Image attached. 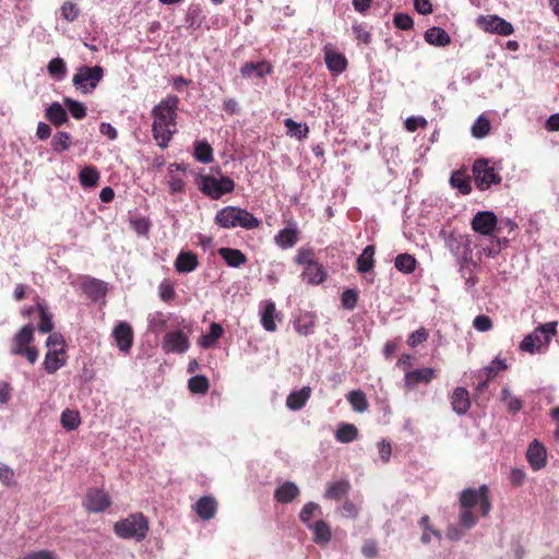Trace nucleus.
Listing matches in <instances>:
<instances>
[{"label":"nucleus","instance_id":"f257e3e1","mask_svg":"<svg viewBox=\"0 0 559 559\" xmlns=\"http://www.w3.org/2000/svg\"><path fill=\"white\" fill-rule=\"evenodd\" d=\"M178 105V96L168 95L151 110L153 119L152 134L160 148L168 147L169 142L177 132Z\"/></svg>","mask_w":559,"mask_h":559},{"label":"nucleus","instance_id":"f03ea898","mask_svg":"<svg viewBox=\"0 0 559 559\" xmlns=\"http://www.w3.org/2000/svg\"><path fill=\"white\" fill-rule=\"evenodd\" d=\"M215 224L222 228L230 229L241 227L247 230L259 228L261 221L246 209L225 206L215 215Z\"/></svg>","mask_w":559,"mask_h":559},{"label":"nucleus","instance_id":"7ed1b4c3","mask_svg":"<svg viewBox=\"0 0 559 559\" xmlns=\"http://www.w3.org/2000/svg\"><path fill=\"white\" fill-rule=\"evenodd\" d=\"M34 326L26 324L22 326L12 337L10 354L24 357L31 365H34L39 356L38 349L34 346Z\"/></svg>","mask_w":559,"mask_h":559},{"label":"nucleus","instance_id":"20e7f679","mask_svg":"<svg viewBox=\"0 0 559 559\" xmlns=\"http://www.w3.org/2000/svg\"><path fill=\"white\" fill-rule=\"evenodd\" d=\"M114 532L123 539L143 540L148 532V522L143 513L138 512L128 515L115 523Z\"/></svg>","mask_w":559,"mask_h":559},{"label":"nucleus","instance_id":"39448f33","mask_svg":"<svg viewBox=\"0 0 559 559\" xmlns=\"http://www.w3.org/2000/svg\"><path fill=\"white\" fill-rule=\"evenodd\" d=\"M46 346L48 350L43 365L45 371L52 374L67 362L64 350L66 343L60 333H51L46 341Z\"/></svg>","mask_w":559,"mask_h":559},{"label":"nucleus","instance_id":"423d86ee","mask_svg":"<svg viewBox=\"0 0 559 559\" xmlns=\"http://www.w3.org/2000/svg\"><path fill=\"white\" fill-rule=\"evenodd\" d=\"M557 334V322H548L538 325L532 333L527 334L520 344V348L531 354L539 352L547 346L552 336Z\"/></svg>","mask_w":559,"mask_h":559},{"label":"nucleus","instance_id":"0eeeda50","mask_svg":"<svg viewBox=\"0 0 559 559\" xmlns=\"http://www.w3.org/2000/svg\"><path fill=\"white\" fill-rule=\"evenodd\" d=\"M104 78V69L100 66H82L73 75L72 82L82 93H92Z\"/></svg>","mask_w":559,"mask_h":559},{"label":"nucleus","instance_id":"6e6552de","mask_svg":"<svg viewBox=\"0 0 559 559\" xmlns=\"http://www.w3.org/2000/svg\"><path fill=\"white\" fill-rule=\"evenodd\" d=\"M199 188L204 194L217 200L224 194L234 191L235 182L229 177L217 179L213 176H201Z\"/></svg>","mask_w":559,"mask_h":559},{"label":"nucleus","instance_id":"1a4fd4ad","mask_svg":"<svg viewBox=\"0 0 559 559\" xmlns=\"http://www.w3.org/2000/svg\"><path fill=\"white\" fill-rule=\"evenodd\" d=\"M473 174L476 187L481 191L489 189L491 185H499L501 182L500 175L483 158L475 160Z\"/></svg>","mask_w":559,"mask_h":559},{"label":"nucleus","instance_id":"9d476101","mask_svg":"<svg viewBox=\"0 0 559 559\" xmlns=\"http://www.w3.org/2000/svg\"><path fill=\"white\" fill-rule=\"evenodd\" d=\"M477 25L485 31L486 33L490 34H498L501 36H510L514 33L513 25L508 22L507 20L496 15V14H489V15H480L477 19Z\"/></svg>","mask_w":559,"mask_h":559},{"label":"nucleus","instance_id":"9b49d317","mask_svg":"<svg viewBox=\"0 0 559 559\" xmlns=\"http://www.w3.org/2000/svg\"><path fill=\"white\" fill-rule=\"evenodd\" d=\"M111 506V499L104 489L90 488L83 501V507L90 513H100Z\"/></svg>","mask_w":559,"mask_h":559},{"label":"nucleus","instance_id":"f8f14e48","mask_svg":"<svg viewBox=\"0 0 559 559\" xmlns=\"http://www.w3.org/2000/svg\"><path fill=\"white\" fill-rule=\"evenodd\" d=\"M438 371L430 367L406 371L404 376V388L414 390L419 384H429L437 378Z\"/></svg>","mask_w":559,"mask_h":559},{"label":"nucleus","instance_id":"ddd939ff","mask_svg":"<svg viewBox=\"0 0 559 559\" xmlns=\"http://www.w3.org/2000/svg\"><path fill=\"white\" fill-rule=\"evenodd\" d=\"M190 347V341L181 330L168 332L164 336L163 349L166 353L182 354Z\"/></svg>","mask_w":559,"mask_h":559},{"label":"nucleus","instance_id":"4468645a","mask_svg":"<svg viewBox=\"0 0 559 559\" xmlns=\"http://www.w3.org/2000/svg\"><path fill=\"white\" fill-rule=\"evenodd\" d=\"M497 223L498 219L493 212L480 211L473 217L471 225L474 231L489 236L496 229Z\"/></svg>","mask_w":559,"mask_h":559},{"label":"nucleus","instance_id":"2eb2a0df","mask_svg":"<svg viewBox=\"0 0 559 559\" xmlns=\"http://www.w3.org/2000/svg\"><path fill=\"white\" fill-rule=\"evenodd\" d=\"M112 336L118 348L123 353H129L133 344V331L129 323L119 322L114 331Z\"/></svg>","mask_w":559,"mask_h":559},{"label":"nucleus","instance_id":"dca6fc26","mask_svg":"<svg viewBox=\"0 0 559 559\" xmlns=\"http://www.w3.org/2000/svg\"><path fill=\"white\" fill-rule=\"evenodd\" d=\"M526 459L534 471H538L546 465L547 453L545 447L537 440H534L527 449Z\"/></svg>","mask_w":559,"mask_h":559},{"label":"nucleus","instance_id":"f3484780","mask_svg":"<svg viewBox=\"0 0 559 559\" xmlns=\"http://www.w3.org/2000/svg\"><path fill=\"white\" fill-rule=\"evenodd\" d=\"M451 406L457 415H464L471 407L469 393L465 388H456L451 395Z\"/></svg>","mask_w":559,"mask_h":559},{"label":"nucleus","instance_id":"a211bd4d","mask_svg":"<svg viewBox=\"0 0 559 559\" xmlns=\"http://www.w3.org/2000/svg\"><path fill=\"white\" fill-rule=\"evenodd\" d=\"M199 266V258L192 251H181L175 260V269L178 273H190Z\"/></svg>","mask_w":559,"mask_h":559},{"label":"nucleus","instance_id":"6ab92c4d","mask_svg":"<svg viewBox=\"0 0 559 559\" xmlns=\"http://www.w3.org/2000/svg\"><path fill=\"white\" fill-rule=\"evenodd\" d=\"M350 484L346 479H341L328 485V488L324 493V498L341 501L346 498L350 491Z\"/></svg>","mask_w":559,"mask_h":559},{"label":"nucleus","instance_id":"aec40b11","mask_svg":"<svg viewBox=\"0 0 559 559\" xmlns=\"http://www.w3.org/2000/svg\"><path fill=\"white\" fill-rule=\"evenodd\" d=\"M194 510L202 520H211L216 514L217 502L213 497L205 496L195 502Z\"/></svg>","mask_w":559,"mask_h":559},{"label":"nucleus","instance_id":"412c9836","mask_svg":"<svg viewBox=\"0 0 559 559\" xmlns=\"http://www.w3.org/2000/svg\"><path fill=\"white\" fill-rule=\"evenodd\" d=\"M311 396V388L302 386L298 391H293L286 399V406L292 411L301 409Z\"/></svg>","mask_w":559,"mask_h":559},{"label":"nucleus","instance_id":"4be33fe9","mask_svg":"<svg viewBox=\"0 0 559 559\" xmlns=\"http://www.w3.org/2000/svg\"><path fill=\"white\" fill-rule=\"evenodd\" d=\"M45 118L57 128L69 120L66 109L58 102H53L46 108Z\"/></svg>","mask_w":559,"mask_h":559},{"label":"nucleus","instance_id":"5701e85b","mask_svg":"<svg viewBox=\"0 0 559 559\" xmlns=\"http://www.w3.org/2000/svg\"><path fill=\"white\" fill-rule=\"evenodd\" d=\"M218 254L230 267H239L247 263L246 254L239 249L221 248Z\"/></svg>","mask_w":559,"mask_h":559},{"label":"nucleus","instance_id":"b1692460","mask_svg":"<svg viewBox=\"0 0 559 559\" xmlns=\"http://www.w3.org/2000/svg\"><path fill=\"white\" fill-rule=\"evenodd\" d=\"M425 40L432 46L445 47L451 44L450 35L441 27H430L425 32Z\"/></svg>","mask_w":559,"mask_h":559},{"label":"nucleus","instance_id":"393cba45","mask_svg":"<svg viewBox=\"0 0 559 559\" xmlns=\"http://www.w3.org/2000/svg\"><path fill=\"white\" fill-rule=\"evenodd\" d=\"M301 278L311 285H319L326 278V272L319 262L312 266L306 267L301 273Z\"/></svg>","mask_w":559,"mask_h":559},{"label":"nucleus","instance_id":"a878e982","mask_svg":"<svg viewBox=\"0 0 559 559\" xmlns=\"http://www.w3.org/2000/svg\"><path fill=\"white\" fill-rule=\"evenodd\" d=\"M272 72H273V68L266 61H261V62H257V63L246 62L240 68L241 75L246 76V78L251 76L253 73H255V75L258 78H263L265 74H271Z\"/></svg>","mask_w":559,"mask_h":559},{"label":"nucleus","instance_id":"bb28decb","mask_svg":"<svg viewBox=\"0 0 559 559\" xmlns=\"http://www.w3.org/2000/svg\"><path fill=\"white\" fill-rule=\"evenodd\" d=\"M299 492V488L293 481H285L275 490L274 497L281 503H289Z\"/></svg>","mask_w":559,"mask_h":559},{"label":"nucleus","instance_id":"cd10ccee","mask_svg":"<svg viewBox=\"0 0 559 559\" xmlns=\"http://www.w3.org/2000/svg\"><path fill=\"white\" fill-rule=\"evenodd\" d=\"M325 63L328 69L336 74H340L343 71H345L347 67L346 58L342 53L333 50H329L325 52Z\"/></svg>","mask_w":559,"mask_h":559},{"label":"nucleus","instance_id":"c85d7f7f","mask_svg":"<svg viewBox=\"0 0 559 559\" xmlns=\"http://www.w3.org/2000/svg\"><path fill=\"white\" fill-rule=\"evenodd\" d=\"M374 252L376 248L373 245H368L357 258V271L359 273H367L374 266Z\"/></svg>","mask_w":559,"mask_h":559},{"label":"nucleus","instance_id":"c756f323","mask_svg":"<svg viewBox=\"0 0 559 559\" xmlns=\"http://www.w3.org/2000/svg\"><path fill=\"white\" fill-rule=\"evenodd\" d=\"M297 228L286 227L275 236V242L282 249H288L294 247L298 241Z\"/></svg>","mask_w":559,"mask_h":559},{"label":"nucleus","instance_id":"7c9ffc66","mask_svg":"<svg viewBox=\"0 0 559 559\" xmlns=\"http://www.w3.org/2000/svg\"><path fill=\"white\" fill-rule=\"evenodd\" d=\"M72 140V135L69 132L58 131L51 139V150L58 154L63 153L71 147L73 144Z\"/></svg>","mask_w":559,"mask_h":559},{"label":"nucleus","instance_id":"2f4dec72","mask_svg":"<svg viewBox=\"0 0 559 559\" xmlns=\"http://www.w3.org/2000/svg\"><path fill=\"white\" fill-rule=\"evenodd\" d=\"M79 180L84 188H94L99 181V173L94 166H85L79 174Z\"/></svg>","mask_w":559,"mask_h":559},{"label":"nucleus","instance_id":"473e14b6","mask_svg":"<svg viewBox=\"0 0 559 559\" xmlns=\"http://www.w3.org/2000/svg\"><path fill=\"white\" fill-rule=\"evenodd\" d=\"M450 185L457 189L462 194H469L472 191L469 177L461 170H455L452 173Z\"/></svg>","mask_w":559,"mask_h":559},{"label":"nucleus","instance_id":"72a5a7b5","mask_svg":"<svg viewBox=\"0 0 559 559\" xmlns=\"http://www.w3.org/2000/svg\"><path fill=\"white\" fill-rule=\"evenodd\" d=\"M316 326V317L311 313L300 316L295 322V330L300 335H309L313 333Z\"/></svg>","mask_w":559,"mask_h":559},{"label":"nucleus","instance_id":"f704fd0d","mask_svg":"<svg viewBox=\"0 0 559 559\" xmlns=\"http://www.w3.org/2000/svg\"><path fill=\"white\" fill-rule=\"evenodd\" d=\"M416 264H417L416 259L412 254H408V253H400L395 258V262H394L396 270H399L400 272H403L405 274L413 273L416 269Z\"/></svg>","mask_w":559,"mask_h":559},{"label":"nucleus","instance_id":"c9c22d12","mask_svg":"<svg viewBox=\"0 0 559 559\" xmlns=\"http://www.w3.org/2000/svg\"><path fill=\"white\" fill-rule=\"evenodd\" d=\"M60 423L66 430H75L81 424L79 412L70 408L64 409L61 413Z\"/></svg>","mask_w":559,"mask_h":559},{"label":"nucleus","instance_id":"e433bc0d","mask_svg":"<svg viewBox=\"0 0 559 559\" xmlns=\"http://www.w3.org/2000/svg\"><path fill=\"white\" fill-rule=\"evenodd\" d=\"M275 312V304L273 301H267L262 312L261 324L269 332L276 331V324L274 321Z\"/></svg>","mask_w":559,"mask_h":559},{"label":"nucleus","instance_id":"4c0bfd02","mask_svg":"<svg viewBox=\"0 0 559 559\" xmlns=\"http://www.w3.org/2000/svg\"><path fill=\"white\" fill-rule=\"evenodd\" d=\"M358 436V429L353 424H342L336 432L335 438L337 441L348 443L354 441Z\"/></svg>","mask_w":559,"mask_h":559},{"label":"nucleus","instance_id":"58836bf2","mask_svg":"<svg viewBox=\"0 0 559 559\" xmlns=\"http://www.w3.org/2000/svg\"><path fill=\"white\" fill-rule=\"evenodd\" d=\"M313 528V540L316 543H323V544H326L331 540L332 538V533H331V528L330 526L328 525L326 522L320 520V521H317L312 527Z\"/></svg>","mask_w":559,"mask_h":559},{"label":"nucleus","instance_id":"ea45409f","mask_svg":"<svg viewBox=\"0 0 559 559\" xmlns=\"http://www.w3.org/2000/svg\"><path fill=\"white\" fill-rule=\"evenodd\" d=\"M284 124L287 128V134L292 138H297L299 140H302L307 138L309 133V128L307 124H301L299 122H296L292 118H286L284 120Z\"/></svg>","mask_w":559,"mask_h":559},{"label":"nucleus","instance_id":"a19ab883","mask_svg":"<svg viewBox=\"0 0 559 559\" xmlns=\"http://www.w3.org/2000/svg\"><path fill=\"white\" fill-rule=\"evenodd\" d=\"M173 167H176L177 170L179 169V166L177 164L170 165L167 183L170 193L175 194L182 192L185 190L186 183L183 178L173 170Z\"/></svg>","mask_w":559,"mask_h":559},{"label":"nucleus","instance_id":"79ce46f5","mask_svg":"<svg viewBox=\"0 0 559 559\" xmlns=\"http://www.w3.org/2000/svg\"><path fill=\"white\" fill-rule=\"evenodd\" d=\"M224 333V329L219 323L213 322L210 325V332L202 336L201 345L205 348L212 347Z\"/></svg>","mask_w":559,"mask_h":559},{"label":"nucleus","instance_id":"37998d69","mask_svg":"<svg viewBox=\"0 0 559 559\" xmlns=\"http://www.w3.org/2000/svg\"><path fill=\"white\" fill-rule=\"evenodd\" d=\"M508 368L506 360L496 358L491 361L490 365L484 367L480 372L479 377H486L487 380L495 379L500 371H503Z\"/></svg>","mask_w":559,"mask_h":559},{"label":"nucleus","instance_id":"c03bdc74","mask_svg":"<svg viewBox=\"0 0 559 559\" xmlns=\"http://www.w3.org/2000/svg\"><path fill=\"white\" fill-rule=\"evenodd\" d=\"M347 400L356 412L362 413L368 409L369 404L366 394L360 390L349 392Z\"/></svg>","mask_w":559,"mask_h":559},{"label":"nucleus","instance_id":"a18cd8bd","mask_svg":"<svg viewBox=\"0 0 559 559\" xmlns=\"http://www.w3.org/2000/svg\"><path fill=\"white\" fill-rule=\"evenodd\" d=\"M501 401L506 403L508 411L512 414L520 412L523 407V401L512 395L508 388L501 390Z\"/></svg>","mask_w":559,"mask_h":559},{"label":"nucleus","instance_id":"49530a36","mask_svg":"<svg viewBox=\"0 0 559 559\" xmlns=\"http://www.w3.org/2000/svg\"><path fill=\"white\" fill-rule=\"evenodd\" d=\"M37 311L39 312L38 330L41 333H50L53 329L52 316L47 311L46 307L38 302L36 305Z\"/></svg>","mask_w":559,"mask_h":559},{"label":"nucleus","instance_id":"de8ad7c7","mask_svg":"<svg viewBox=\"0 0 559 559\" xmlns=\"http://www.w3.org/2000/svg\"><path fill=\"white\" fill-rule=\"evenodd\" d=\"M295 262L296 264L304 266V270L318 263L313 249L305 247L298 249Z\"/></svg>","mask_w":559,"mask_h":559},{"label":"nucleus","instance_id":"09e8293b","mask_svg":"<svg viewBox=\"0 0 559 559\" xmlns=\"http://www.w3.org/2000/svg\"><path fill=\"white\" fill-rule=\"evenodd\" d=\"M194 157L204 164L213 160V150L206 141H199L194 146Z\"/></svg>","mask_w":559,"mask_h":559},{"label":"nucleus","instance_id":"8fccbe9b","mask_svg":"<svg viewBox=\"0 0 559 559\" xmlns=\"http://www.w3.org/2000/svg\"><path fill=\"white\" fill-rule=\"evenodd\" d=\"M480 500V488L476 489H465L462 491L460 497V503L463 509H471L475 507Z\"/></svg>","mask_w":559,"mask_h":559},{"label":"nucleus","instance_id":"3c124183","mask_svg":"<svg viewBox=\"0 0 559 559\" xmlns=\"http://www.w3.org/2000/svg\"><path fill=\"white\" fill-rule=\"evenodd\" d=\"M188 388L192 393L205 394L210 388V381L205 376H194L189 379Z\"/></svg>","mask_w":559,"mask_h":559},{"label":"nucleus","instance_id":"603ef678","mask_svg":"<svg viewBox=\"0 0 559 559\" xmlns=\"http://www.w3.org/2000/svg\"><path fill=\"white\" fill-rule=\"evenodd\" d=\"M47 70L52 78L62 79L67 73V66L63 59L53 58L49 61Z\"/></svg>","mask_w":559,"mask_h":559},{"label":"nucleus","instance_id":"864d4df0","mask_svg":"<svg viewBox=\"0 0 559 559\" xmlns=\"http://www.w3.org/2000/svg\"><path fill=\"white\" fill-rule=\"evenodd\" d=\"M489 132H490L489 120L483 116L478 117L472 127V134L477 139H481V138L486 136Z\"/></svg>","mask_w":559,"mask_h":559},{"label":"nucleus","instance_id":"5fc2aeb1","mask_svg":"<svg viewBox=\"0 0 559 559\" xmlns=\"http://www.w3.org/2000/svg\"><path fill=\"white\" fill-rule=\"evenodd\" d=\"M63 102L73 118L80 120L86 116V107L82 103L70 97H66Z\"/></svg>","mask_w":559,"mask_h":559},{"label":"nucleus","instance_id":"6e6d98bb","mask_svg":"<svg viewBox=\"0 0 559 559\" xmlns=\"http://www.w3.org/2000/svg\"><path fill=\"white\" fill-rule=\"evenodd\" d=\"M342 307L346 310H354L358 302V292L353 288H347L341 296Z\"/></svg>","mask_w":559,"mask_h":559},{"label":"nucleus","instance_id":"4d7b16f0","mask_svg":"<svg viewBox=\"0 0 559 559\" xmlns=\"http://www.w3.org/2000/svg\"><path fill=\"white\" fill-rule=\"evenodd\" d=\"M428 336H429V333H428L427 329L421 326L408 336L407 344H408V346L414 348V347L418 346L419 344H423L424 342H426Z\"/></svg>","mask_w":559,"mask_h":559},{"label":"nucleus","instance_id":"13d9d810","mask_svg":"<svg viewBox=\"0 0 559 559\" xmlns=\"http://www.w3.org/2000/svg\"><path fill=\"white\" fill-rule=\"evenodd\" d=\"M319 509V506L314 502H308L304 506L300 511L299 518L302 523H305L309 528L312 527L310 523L311 518L314 514V511Z\"/></svg>","mask_w":559,"mask_h":559},{"label":"nucleus","instance_id":"bf43d9fd","mask_svg":"<svg viewBox=\"0 0 559 559\" xmlns=\"http://www.w3.org/2000/svg\"><path fill=\"white\" fill-rule=\"evenodd\" d=\"M393 23H394L395 27L403 29V31H408V29L413 28V26H414L413 19L408 14H405V13H396L393 17Z\"/></svg>","mask_w":559,"mask_h":559},{"label":"nucleus","instance_id":"052dcab7","mask_svg":"<svg viewBox=\"0 0 559 559\" xmlns=\"http://www.w3.org/2000/svg\"><path fill=\"white\" fill-rule=\"evenodd\" d=\"M353 32L355 34L356 39L359 43L365 45L370 44L371 41V33L367 29L365 24H355L353 25Z\"/></svg>","mask_w":559,"mask_h":559},{"label":"nucleus","instance_id":"680f3d73","mask_svg":"<svg viewBox=\"0 0 559 559\" xmlns=\"http://www.w3.org/2000/svg\"><path fill=\"white\" fill-rule=\"evenodd\" d=\"M60 11L61 15L69 22H73L79 16V8L70 1L64 2Z\"/></svg>","mask_w":559,"mask_h":559},{"label":"nucleus","instance_id":"e2e57ef3","mask_svg":"<svg viewBox=\"0 0 559 559\" xmlns=\"http://www.w3.org/2000/svg\"><path fill=\"white\" fill-rule=\"evenodd\" d=\"M489 489L486 485L480 486V512L483 516H487L491 509V503L488 496Z\"/></svg>","mask_w":559,"mask_h":559},{"label":"nucleus","instance_id":"0e129e2a","mask_svg":"<svg viewBox=\"0 0 559 559\" xmlns=\"http://www.w3.org/2000/svg\"><path fill=\"white\" fill-rule=\"evenodd\" d=\"M158 292L160 299L166 302L171 301L176 295L173 284L169 283L168 281H164L160 283Z\"/></svg>","mask_w":559,"mask_h":559},{"label":"nucleus","instance_id":"69168bd1","mask_svg":"<svg viewBox=\"0 0 559 559\" xmlns=\"http://www.w3.org/2000/svg\"><path fill=\"white\" fill-rule=\"evenodd\" d=\"M473 326L479 332H487L492 329L493 324L488 316L480 314L474 319Z\"/></svg>","mask_w":559,"mask_h":559},{"label":"nucleus","instance_id":"338daca9","mask_svg":"<svg viewBox=\"0 0 559 559\" xmlns=\"http://www.w3.org/2000/svg\"><path fill=\"white\" fill-rule=\"evenodd\" d=\"M14 471L8 465L0 463V480L4 486H12L15 484Z\"/></svg>","mask_w":559,"mask_h":559},{"label":"nucleus","instance_id":"774afa93","mask_svg":"<svg viewBox=\"0 0 559 559\" xmlns=\"http://www.w3.org/2000/svg\"><path fill=\"white\" fill-rule=\"evenodd\" d=\"M427 120L424 117H409L405 120V128L409 132H415L418 128H426Z\"/></svg>","mask_w":559,"mask_h":559}]
</instances>
